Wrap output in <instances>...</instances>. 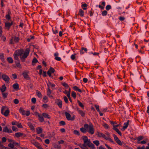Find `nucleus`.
<instances>
[{
	"label": "nucleus",
	"mask_w": 149,
	"mask_h": 149,
	"mask_svg": "<svg viewBox=\"0 0 149 149\" xmlns=\"http://www.w3.org/2000/svg\"><path fill=\"white\" fill-rule=\"evenodd\" d=\"M30 51L29 48H27L25 51L22 49L17 50L15 51L14 54V59L17 61V62H15L16 66L19 68H22V66L19 63V56H20V59L22 62H24L25 58L28 56Z\"/></svg>",
	"instance_id": "obj_1"
},
{
	"label": "nucleus",
	"mask_w": 149,
	"mask_h": 149,
	"mask_svg": "<svg viewBox=\"0 0 149 149\" xmlns=\"http://www.w3.org/2000/svg\"><path fill=\"white\" fill-rule=\"evenodd\" d=\"M81 138L84 141V144L86 145L92 149H95L94 145L91 142L90 140L88 139L87 136H83Z\"/></svg>",
	"instance_id": "obj_2"
},
{
	"label": "nucleus",
	"mask_w": 149,
	"mask_h": 149,
	"mask_svg": "<svg viewBox=\"0 0 149 149\" xmlns=\"http://www.w3.org/2000/svg\"><path fill=\"white\" fill-rule=\"evenodd\" d=\"M84 127L87 128V132L89 134H93L94 133L95 130L92 124H91L88 125L86 124L84 125Z\"/></svg>",
	"instance_id": "obj_3"
},
{
	"label": "nucleus",
	"mask_w": 149,
	"mask_h": 149,
	"mask_svg": "<svg viewBox=\"0 0 149 149\" xmlns=\"http://www.w3.org/2000/svg\"><path fill=\"white\" fill-rule=\"evenodd\" d=\"M6 109V107H3L1 110V113L5 116H7L9 114L10 111L9 109Z\"/></svg>",
	"instance_id": "obj_4"
},
{
	"label": "nucleus",
	"mask_w": 149,
	"mask_h": 149,
	"mask_svg": "<svg viewBox=\"0 0 149 149\" xmlns=\"http://www.w3.org/2000/svg\"><path fill=\"white\" fill-rule=\"evenodd\" d=\"M19 111L20 113L23 115H26L28 116L30 114V113L29 111H25L22 108H20Z\"/></svg>",
	"instance_id": "obj_5"
},
{
	"label": "nucleus",
	"mask_w": 149,
	"mask_h": 149,
	"mask_svg": "<svg viewBox=\"0 0 149 149\" xmlns=\"http://www.w3.org/2000/svg\"><path fill=\"white\" fill-rule=\"evenodd\" d=\"M65 114L66 118L68 120H73L75 118L74 116H73L72 117H71L70 115L66 112H65Z\"/></svg>",
	"instance_id": "obj_6"
},
{
	"label": "nucleus",
	"mask_w": 149,
	"mask_h": 149,
	"mask_svg": "<svg viewBox=\"0 0 149 149\" xmlns=\"http://www.w3.org/2000/svg\"><path fill=\"white\" fill-rule=\"evenodd\" d=\"M19 38L17 37H15L14 38H12L10 40V43L11 44H13L15 43H16L19 41Z\"/></svg>",
	"instance_id": "obj_7"
},
{
	"label": "nucleus",
	"mask_w": 149,
	"mask_h": 149,
	"mask_svg": "<svg viewBox=\"0 0 149 149\" xmlns=\"http://www.w3.org/2000/svg\"><path fill=\"white\" fill-rule=\"evenodd\" d=\"M2 77L3 80L6 82L8 83L9 82L10 78L7 75L3 74L2 75Z\"/></svg>",
	"instance_id": "obj_8"
},
{
	"label": "nucleus",
	"mask_w": 149,
	"mask_h": 149,
	"mask_svg": "<svg viewBox=\"0 0 149 149\" xmlns=\"http://www.w3.org/2000/svg\"><path fill=\"white\" fill-rule=\"evenodd\" d=\"M54 70L51 67L49 70L47 71V73L49 77H51L52 76L51 74L54 72Z\"/></svg>",
	"instance_id": "obj_9"
},
{
	"label": "nucleus",
	"mask_w": 149,
	"mask_h": 149,
	"mask_svg": "<svg viewBox=\"0 0 149 149\" xmlns=\"http://www.w3.org/2000/svg\"><path fill=\"white\" fill-rule=\"evenodd\" d=\"M29 73V72L28 71H26L24 72L22 74L24 77L26 79H29L30 78L28 75V74Z\"/></svg>",
	"instance_id": "obj_10"
},
{
	"label": "nucleus",
	"mask_w": 149,
	"mask_h": 149,
	"mask_svg": "<svg viewBox=\"0 0 149 149\" xmlns=\"http://www.w3.org/2000/svg\"><path fill=\"white\" fill-rule=\"evenodd\" d=\"M113 136L114 139L117 143H118L119 145H122V143L120 140L118 139V137L115 135L114 134Z\"/></svg>",
	"instance_id": "obj_11"
},
{
	"label": "nucleus",
	"mask_w": 149,
	"mask_h": 149,
	"mask_svg": "<svg viewBox=\"0 0 149 149\" xmlns=\"http://www.w3.org/2000/svg\"><path fill=\"white\" fill-rule=\"evenodd\" d=\"M3 132L9 133H11L12 132V131L11 130L9 129L6 126L4 127L3 128Z\"/></svg>",
	"instance_id": "obj_12"
},
{
	"label": "nucleus",
	"mask_w": 149,
	"mask_h": 149,
	"mask_svg": "<svg viewBox=\"0 0 149 149\" xmlns=\"http://www.w3.org/2000/svg\"><path fill=\"white\" fill-rule=\"evenodd\" d=\"M56 102L60 108H61L62 107V102L61 100L57 99L56 100Z\"/></svg>",
	"instance_id": "obj_13"
},
{
	"label": "nucleus",
	"mask_w": 149,
	"mask_h": 149,
	"mask_svg": "<svg viewBox=\"0 0 149 149\" xmlns=\"http://www.w3.org/2000/svg\"><path fill=\"white\" fill-rule=\"evenodd\" d=\"M129 122L130 120H128L126 122H125L124 123V125L122 129L123 130H124L127 128L129 124Z\"/></svg>",
	"instance_id": "obj_14"
},
{
	"label": "nucleus",
	"mask_w": 149,
	"mask_h": 149,
	"mask_svg": "<svg viewBox=\"0 0 149 149\" xmlns=\"http://www.w3.org/2000/svg\"><path fill=\"white\" fill-rule=\"evenodd\" d=\"M97 135L99 137H103L105 139H106V138L107 137L105 134L101 132H98L97 133Z\"/></svg>",
	"instance_id": "obj_15"
},
{
	"label": "nucleus",
	"mask_w": 149,
	"mask_h": 149,
	"mask_svg": "<svg viewBox=\"0 0 149 149\" xmlns=\"http://www.w3.org/2000/svg\"><path fill=\"white\" fill-rule=\"evenodd\" d=\"M77 111L79 113L82 117H84L85 115V113L79 109V108H77Z\"/></svg>",
	"instance_id": "obj_16"
},
{
	"label": "nucleus",
	"mask_w": 149,
	"mask_h": 149,
	"mask_svg": "<svg viewBox=\"0 0 149 149\" xmlns=\"http://www.w3.org/2000/svg\"><path fill=\"white\" fill-rule=\"evenodd\" d=\"M23 133H22L20 132H18L15 133V136L16 137L19 138L22 136L23 135Z\"/></svg>",
	"instance_id": "obj_17"
},
{
	"label": "nucleus",
	"mask_w": 149,
	"mask_h": 149,
	"mask_svg": "<svg viewBox=\"0 0 149 149\" xmlns=\"http://www.w3.org/2000/svg\"><path fill=\"white\" fill-rule=\"evenodd\" d=\"M37 115L39 117V119L40 121L41 122H42L44 121V119L42 116L40 115L38 113L36 112Z\"/></svg>",
	"instance_id": "obj_18"
},
{
	"label": "nucleus",
	"mask_w": 149,
	"mask_h": 149,
	"mask_svg": "<svg viewBox=\"0 0 149 149\" xmlns=\"http://www.w3.org/2000/svg\"><path fill=\"white\" fill-rule=\"evenodd\" d=\"M36 132L38 134H40L42 133V128L38 127L36 128Z\"/></svg>",
	"instance_id": "obj_19"
},
{
	"label": "nucleus",
	"mask_w": 149,
	"mask_h": 149,
	"mask_svg": "<svg viewBox=\"0 0 149 149\" xmlns=\"http://www.w3.org/2000/svg\"><path fill=\"white\" fill-rule=\"evenodd\" d=\"M13 88L17 90L19 89V86L18 84L16 83L14 84L13 86Z\"/></svg>",
	"instance_id": "obj_20"
},
{
	"label": "nucleus",
	"mask_w": 149,
	"mask_h": 149,
	"mask_svg": "<svg viewBox=\"0 0 149 149\" xmlns=\"http://www.w3.org/2000/svg\"><path fill=\"white\" fill-rule=\"evenodd\" d=\"M12 22L11 23L7 22L5 24V26L6 27L9 28L12 25Z\"/></svg>",
	"instance_id": "obj_21"
},
{
	"label": "nucleus",
	"mask_w": 149,
	"mask_h": 149,
	"mask_svg": "<svg viewBox=\"0 0 149 149\" xmlns=\"http://www.w3.org/2000/svg\"><path fill=\"white\" fill-rule=\"evenodd\" d=\"M53 146L54 148H57L58 149H60L61 148V146L59 144L57 143H54Z\"/></svg>",
	"instance_id": "obj_22"
},
{
	"label": "nucleus",
	"mask_w": 149,
	"mask_h": 149,
	"mask_svg": "<svg viewBox=\"0 0 149 149\" xmlns=\"http://www.w3.org/2000/svg\"><path fill=\"white\" fill-rule=\"evenodd\" d=\"M47 85L49 88L50 87H51L52 88H53L55 86L54 84H52L49 82L47 84Z\"/></svg>",
	"instance_id": "obj_23"
},
{
	"label": "nucleus",
	"mask_w": 149,
	"mask_h": 149,
	"mask_svg": "<svg viewBox=\"0 0 149 149\" xmlns=\"http://www.w3.org/2000/svg\"><path fill=\"white\" fill-rule=\"evenodd\" d=\"M6 87L5 85L2 86L1 88H0V90L2 93L4 92L6 90Z\"/></svg>",
	"instance_id": "obj_24"
},
{
	"label": "nucleus",
	"mask_w": 149,
	"mask_h": 149,
	"mask_svg": "<svg viewBox=\"0 0 149 149\" xmlns=\"http://www.w3.org/2000/svg\"><path fill=\"white\" fill-rule=\"evenodd\" d=\"M43 116L45 118H49L50 117L46 113H42Z\"/></svg>",
	"instance_id": "obj_25"
},
{
	"label": "nucleus",
	"mask_w": 149,
	"mask_h": 149,
	"mask_svg": "<svg viewBox=\"0 0 149 149\" xmlns=\"http://www.w3.org/2000/svg\"><path fill=\"white\" fill-rule=\"evenodd\" d=\"M81 131L83 133H85L87 131V128L84 127H82L80 128Z\"/></svg>",
	"instance_id": "obj_26"
},
{
	"label": "nucleus",
	"mask_w": 149,
	"mask_h": 149,
	"mask_svg": "<svg viewBox=\"0 0 149 149\" xmlns=\"http://www.w3.org/2000/svg\"><path fill=\"white\" fill-rule=\"evenodd\" d=\"M79 14L81 17L84 16V12L81 9H80L79 10Z\"/></svg>",
	"instance_id": "obj_27"
},
{
	"label": "nucleus",
	"mask_w": 149,
	"mask_h": 149,
	"mask_svg": "<svg viewBox=\"0 0 149 149\" xmlns=\"http://www.w3.org/2000/svg\"><path fill=\"white\" fill-rule=\"evenodd\" d=\"M43 102L45 103H47L48 101V97L46 96H44L43 98Z\"/></svg>",
	"instance_id": "obj_28"
},
{
	"label": "nucleus",
	"mask_w": 149,
	"mask_h": 149,
	"mask_svg": "<svg viewBox=\"0 0 149 149\" xmlns=\"http://www.w3.org/2000/svg\"><path fill=\"white\" fill-rule=\"evenodd\" d=\"M32 144H34L36 147L38 148L40 146L39 143L36 142H34V143L32 142Z\"/></svg>",
	"instance_id": "obj_29"
},
{
	"label": "nucleus",
	"mask_w": 149,
	"mask_h": 149,
	"mask_svg": "<svg viewBox=\"0 0 149 149\" xmlns=\"http://www.w3.org/2000/svg\"><path fill=\"white\" fill-rule=\"evenodd\" d=\"M74 89L76 91H78L79 92H81V89H79L77 86H74L73 87Z\"/></svg>",
	"instance_id": "obj_30"
},
{
	"label": "nucleus",
	"mask_w": 149,
	"mask_h": 149,
	"mask_svg": "<svg viewBox=\"0 0 149 149\" xmlns=\"http://www.w3.org/2000/svg\"><path fill=\"white\" fill-rule=\"evenodd\" d=\"M85 144H83L82 145L80 144L79 146L82 149H86L87 147L85 146Z\"/></svg>",
	"instance_id": "obj_31"
},
{
	"label": "nucleus",
	"mask_w": 149,
	"mask_h": 149,
	"mask_svg": "<svg viewBox=\"0 0 149 149\" xmlns=\"http://www.w3.org/2000/svg\"><path fill=\"white\" fill-rule=\"evenodd\" d=\"M28 125L30 127L31 129L33 130L34 129V127L33 126L31 123H28Z\"/></svg>",
	"instance_id": "obj_32"
},
{
	"label": "nucleus",
	"mask_w": 149,
	"mask_h": 149,
	"mask_svg": "<svg viewBox=\"0 0 149 149\" xmlns=\"http://www.w3.org/2000/svg\"><path fill=\"white\" fill-rule=\"evenodd\" d=\"M52 93V92L50 90L49 88H48L47 91V95L48 96L49 95H51Z\"/></svg>",
	"instance_id": "obj_33"
},
{
	"label": "nucleus",
	"mask_w": 149,
	"mask_h": 149,
	"mask_svg": "<svg viewBox=\"0 0 149 149\" xmlns=\"http://www.w3.org/2000/svg\"><path fill=\"white\" fill-rule=\"evenodd\" d=\"M93 142L97 146H98L100 144L98 140L94 141H93Z\"/></svg>",
	"instance_id": "obj_34"
},
{
	"label": "nucleus",
	"mask_w": 149,
	"mask_h": 149,
	"mask_svg": "<svg viewBox=\"0 0 149 149\" xmlns=\"http://www.w3.org/2000/svg\"><path fill=\"white\" fill-rule=\"evenodd\" d=\"M7 60L9 63H12L13 62V60L11 57L8 58Z\"/></svg>",
	"instance_id": "obj_35"
},
{
	"label": "nucleus",
	"mask_w": 149,
	"mask_h": 149,
	"mask_svg": "<svg viewBox=\"0 0 149 149\" xmlns=\"http://www.w3.org/2000/svg\"><path fill=\"white\" fill-rule=\"evenodd\" d=\"M114 130H115L116 132L120 136L122 135V134L120 131L117 128H115L114 129H113Z\"/></svg>",
	"instance_id": "obj_36"
},
{
	"label": "nucleus",
	"mask_w": 149,
	"mask_h": 149,
	"mask_svg": "<svg viewBox=\"0 0 149 149\" xmlns=\"http://www.w3.org/2000/svg\"><path fill=\"white\" fill-rule=\"evenodd\" d=\"M102 125L105 129H107L109 128V126L105 123H104Z\"/></svg>",
	"instance_id": "obj_37"
},
{
	"label": "nucleus",
	"mask_w": 149,
	"mask_h": 149,
	"mask_svg": "<svg viewBox=\"0 0 149 149\" xmlns=\"http://www.w3.org/2000/svg\"><path fill=\"white\" fill-rule=\"evenodd\" d=\"M77 102L79 106H80L83 109L84 106L83 104L82 103H81V102H80L79 100L77 101Z\"/></svg>",
	"instance_id": "obj_38"
},
{
	"label": "nucleus",
	"mask_w": 149,
	"mask_h": 149,
	"mask_svg": "<svg viewBox=\"0 0 149 149\" xmlns=\"http://www.w3.org/2000/svg\"><path fill=\"white\" fill-rule=\"evenodd\" d=\"M2 95L4 98H6L7 97L8 95V93H2Z\"/></svg>",
	"instance_id": "obj_39"
},
{
	"label": "nucleus",
	"mask_w": 149,
	"mask_h": 149,
	"mask_svg": "<svg viewBox=\"0 0 149 149\" xmlns=\"http://www.w3.org/2000/svg\"><path fill=\"white\" fill-rule=\"evenodd\" d=\"M0 58L2 61H4V55L2 53L0 54Z\"/></svg>",
	"instance_id": "obj_40"
},
{
	"label": "nucleus",
	"mask_w": 149,
	"mask_h": 149,
	"mask_svg": "<svg viewBox=\"0 0 149 149\" xmlns=\"http://www.w3.org/2000/svg\"><path fill=\"white\" fill-rule=\"evenodd\" d=\"M107 12L106 10L103 11L102 13V15L103 16H106L107 14Z\"/></svg>",
	"instance_id": "obj_41"
},
{
	"label": "nucleus",
	"mask_w": 149,
	"mask_h": 149,
	"mask_svg": "<svg viewBox=\"0 0 149 149\" xmlns=\"http://www.w3.org/2000/svg\"><path fill=\"white\" fill-rule=\"evenodd\" d=\"M71 95L74 98H75L76 97V93L74 91H72V92Z\"/></svg>",
	"instance_id": "obj_42"
},
{
	"label": "nucleus",
	"mask_w": 149,
	"mask_h": 149,
	"mask_svg": "<svg viewBox=\"0 0 149 149\" xmlns=\"http://www.w3.org/2000/svg\"><path fill=\"white\" fill-rule=\"evenodd\" d=\"M36 94L40 98H41L42 97V95L41 93L39 91H38L36 92Z\"/></svg>",
	"instance_id": "obj_43"
},
{
	"label": "nucleus",
	"mask_w": 149,
	"mask_h": 149,
	"mask_svg": "<svg viewBox=\"0 0 149 149\" xmlns=\"http://www.w3.org/2000/svg\"><path fill=\"white\" fill-rule=\"evenodd\" d=\"M12 129L13 131L17 132L18 131V129L15 126H13L12 127Z\"/></svg>",
	"instance_id": "obj_44"
},
{
	"label": "nucleus",
	"mask_w": 149,
	"mask_h": 149,
	"mask_svg": "<svg viewBox=\"0 0 149 149\" xmlns=\"http://www.w3.org/2000/svg\"><path fill=\"white\" fill-rule=\"evenodd\" d=\"M74 134L76 135H79V133L78 131L77 130H74Z\"/></svg>",
	"instance_id": "obj_45"
},
{
	"label": "nucleus",
	"mask_w": 149,
	"mask_h": 149,
	"mask_svg": "<svg viewBox=\"0 0 149 149\" xmlns=\"http://www.w3.org/2000/svg\"><path fill=\"white\" fill-rule=\"evenodd\" d=\"M75 54H74L72 55L71 56V58L72 60H74L75 58V55H76Z\"/></svg>",
	"instance_id": "obj_46"
},
{
	"label": "nucleus",
	"mask_w": 149,
	"mask_h": 149,
	"mask_svg": "<svg viewBox=\"0 0 149 149\" xmlns=\"http://www.w3.org/2000/svg\"><path fill=\"white\" fill-rule=\"evenodd\" d=\"M38 62V60L36 58H34L32 61V64H33V63H36Z\"/></svg>",
	"instance_id": "obj_47"
},
{
	"label": "nucleus",
	"mask_w": 149,
	"mask_h": 149,
	"mask_svg": "<svg viewBox=\"0 0 149 149\" xmlns=\"http://www.w3.org/2000/svg\"><path fill=\"white\" fill-rule=\"evenodd\" d=\"M31 102H32L34 104L36 102V98L34 97H33L31 99Z\"/></svg>",
	"instance_id": "obj_48"
},
{
	"label": "nucleus",
	"mask_w": 149,
	"mask_h": 149,
	"mask_svg": "<svg viewBox=\"0 0 149 149\" xmlns=\"http://www.w3.org/2000/svg\"><path fill=\"white\" fill-rule=\"evenodd\" d=\"M19 102L18 100L17 99H15L14 100V102L16 104H18Z\"/></svg>",
	"instance_id": "obj_49"
},
{
	"label": "nucleus",
	"mask_w": 149,
	"mask_h": 149,
	"mask_svg": "<svg viewBox=\"0 0 149 149\" xmlns=\"http://www.w3.org/2000/svg\"><path fill=\"white\" fill-rule=\"evenodd\" d=\"M111 8V6L110 5H107L106 7V9L108 10Z\"/></svg>",
	"instance_id": "obj_50"
},
{
	"label": "nucleus",
	"mask_w": 149,
	"mask_h": 149,
	"mask_svg": "<svg viewBox=\"0 0 149 149\" xmlns=\"http://www.w3.org/2000/svg\"><path fill=\"white\" fill-rule=\"evenodd\" d=\"M63 98L65 102L66 103H67L68 102V100L67 97L65 96H64V97Z\"/></svg>",
	"instance_id": "obj_51"
},
{
	"label": "nucleus",
	"mask_w": 149,
	"mask_h": 149,
	"mask_svg": "<svg viewBox=\"0 0 149 149\" xmlns=\"http://www.w3.org/2000/svg\"><path fill=\"white\" fill-rule=\"evenodd\" d=\"M96 110L98 112H100V111L99 109V106L98 105H95V106Z\"/></svg>",
	"instance_id": "obj_52"
},
{
	"label": "nucleus",
	"mask_w": 149,
	"mask_h": 149,
	"mask_svg": "<svg viewBox=\"0 0 149 149\" xmlns=\"http://www.w3.org/2000/svg\"><path fill=\"white\" fill-rule=\"evenodd\" d=\"M119 19L120 21H122L125 19V18L123 16H120L119 17Z\"/></svg>",
	"instance_id": "obj_53"
},
{
	"label": "nucleus",
	"mask_w": 149,
	"mask_h": 149,
	"mask_svg": "<svg viewBox=\"0 0 149 149\" xmlns=\"http://www.w3.org/2000/svg\"><path fill=\"white\" fill-rule=\"evenodd\" d=\"M9 147H10L11 148H13L14 147V145L13 143H10L8 144Z\"/></svg>",
	"instance_id": "obj_54"
},
{
	"label": "nucleus",
	"mask_w": 149,
	"mask_h": 149,
	"mask_svg": "<svg viewBox=\"0 0 149 149\" xmlns=\"http://www.w3.org/2000/svg\"><path fill=\"white\" fill-rule=\"evenodd\" d=\"M7 139L5 137H3L2 138V142H6V141Z\"/></svg>",
	"instance_id": "obj_55"
},
{
	"label": "nucleus",
	"mask_w": 149,
	"mask_h": 149,
	"mask_svg": "<svg viewBox=\"0 0 149 149\" xmlns=\"http://www.w3.org/2000/svg\"><path fill=\"white\" fill-rule=\"evenodd\" d=\"M18 123L16 122V121H13L11 123H12V124L13 125H17V124Z\"/></svg>",
	"instance_id": "obj_56"
},
{
	"label": "nucleus",
	"mask_w": 149,
	"mask_h": 149,
	"mask_svg": "<svg viewBox=\"0 0 149 149\" xmlns=\"http://www.w3.org/2000/svg\"><path fill=\"white\" fill-rule=\"evenodd\" d=\"M17 126L18 128H22V125L21 123H17Z\"/></svg>",
	"instance_id": "obj_57"
},
{
	"label": "nucleus",
	"mask_w": 149,
	"mask_h": 149,
	"mask_svg": "<svg viewBox=\"0 0 149 149\" xmlns=\"http://www.w3.org/2000/svg\"><path fill=\"white\" fill-rule=\"evenodd\" d=\"M66 88H68V85L65 83H63L62 84Z\"/></svg>",
	"instance_id": "obj_58"
},
{
	"label": "nucleus",
	"mask_w": 149,
	"mask_h": 149,
	"mask_svg": "<svg viewBox=\"0 0 149 149\" xmlns=\"http://www.w3.org/2000/svg\"><path fill=\"white\" fill-rule=\"evenodd\" d=\"M4 148V146L2 144L1 142L0 141V148L1 149H3Z\"/></svg>",
	"instance_id": "obj_59"
},
{
	"label": "nucleus",
	"mask_w": 149,
	"mask_h": 149,
	"mask_svg": "<svg viewBox=\"0 0 149 149\" xmlns=\"http://www.w3.org/2000/svg\"><path fill=\"white\" fill-rule=\"evenodd\" d=\"M106 139L107 140H109L111 142H113L112 140L109 137V136H107V137L106 138Z\"/></svg>",
	"instance_id": "obj_60"
},
{
	"label": "nucleus",
	"mask_w": 149,
	"mask_h": 149,
	"mask_svg": "<svg viewBox=\"0 0 149 149\" xmlns=\"http://www.w3.org/2000/svg\"><path fill=\"white\" fill-rule=\"evenodd\" d=\"M143 139V137L141 136H139L137 138V140L138 141H140Z\"/></svg>",
	"instance_id": "obj_61"
},
{
	"label": "nucleus",
	"mask_w": 149,
	"mask_h": 149,
	"mask_svg": "<svg viewBox=\"0 0 149 149\" xmlns=\"http://www.w3.org/2000/svg\"><path fill=\"white\" fill-rule=\"evenodd\" d=\"M60 124L62 125H65V123L64 121H61L60 122Z\"/></svg>",
	"instance_id": "obj_62"
},
{
	"label": "nucleus",
	"mask_w": 149,
	"mask_h": 149,
	"mask_svg": "<svg viewBox=\"0 0 149 149\" xmlns=\"http://www.w3.org/2000/svg\"><path fill=\"white\" fill-rule=\"evenodd\" d=\"M6 18L7 19H10V16L9 14L7 15L6 16Z\"/></svg>",
	"instance_id": "obj_63"
},
{
	"label": "nucleus",
	"mask_w": 149,
	"mask_h": 149,
	"mask_svg": "<svg viewBox=\"0 0 149 149\" xmlns=\"http://www.w3.org/2000/svg\"><path fill=\"white\" fill-rule=\"evenodd\" d=\"M45 142L47 144H48L49 143V139H46L45 141Z\"/></svg>",
	"instance_id": "obj_64"
}]
</instances>
